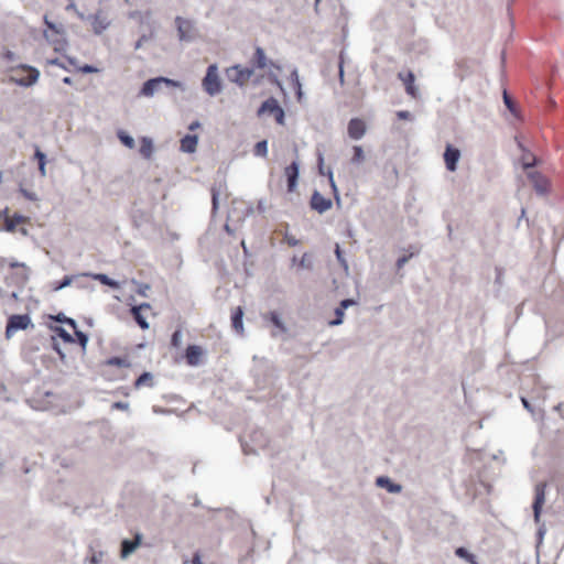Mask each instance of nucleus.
I'll return each instance as SVG.
<instances>
[{"mask_svg": "<svg viewBox=\"0 0 564 564\" xmlns=\"http://www.w3.org/2000/svg\"><path fill=\"white\" fill-rule=\"evenodd\" d=\"M296 93L297 101L301 102L304 98V93L302 90V85L294 88Z\"/></svg>", "mask_w": 564, "mask_h": 564, "instance_id": "nucleus-56", "label": "nucleus"}, {"mask_svg": "<svg viewBox=\"0 0 564 564\" xmlns=\"http://www.w3.org/2000/svg\"><path fill=\"white\" fill-rule=\"evenodd\" d=\"M203 87L208 94H212V65L206 69V75L203 79Z\"/></svg>", "mask_w": 564, "mask_h": 564, "instance_id": "nucleus-36", "label": "nucleus"}, {"mask_svg": "<svg viewBox=\"0 0 564 564\" xmlns=\"http://www.w3.org/2000/svg\"><path fill=\"white\" fill-rule=\"evenodd\" d=\"M149 37L147 35H142L135 43V50H139Z\"/></svg>", "mask_w": 564, "mask_h": 564, "instance_id": "nucleus-60", "label": "nucleus"}, {"mask_svg": "<svg viewBox=\"0 0 564 564\" xmlns=\"http://www.w3.org/2000/svg\"><path fill=\"white\" fill-rule=\"evenodd\" d=\"M327 177H328L332 191H333V193L335 195V198L339 199L338 189H337L336 183L334 181V174H333V170L332 169H327Z\"/></svg>", "mask_w": 564, "mask_h": 564, "instance_id": "nucleus-42", "label": "nucleus"}, {"mask_svg": "<svg viewBox=\"0 0 564 564\" xmlns=\"http://www.w3.org/2000/svg\"><path fill=\"white\" fill-rule=\"evenodd\" d=\"M77 70L80 72V73H84V74H91V73H98L99 69L93 65H84V66H79L77 67Z\"/></svg>", "mask_w": 564, "mask_h": 564, "instance_id": "nucleus-47", "label": "nucleus"}, {"mask_svg": "<svg viewBox=\"0 0 564 564\" xmlns=\"http://www.w3.org/2000/svg\"><path fill=\"white\" fill-rule=\"evenodd\" d=\"M112 408L117 409V410H121V411H127L129 409V404L126 402L119 401V402H115L112 404Z\"/></svg>", "mask_w": 564, "mask_h": 564, "instance_id": "nucleus-53", "label": "nucleus"}, {"mask_svg": "<svg viewBox=\"0 0 564 564\" xmlns=\"http://www.w3.org/2000/svg\"><path fill=\"white\" fill-rule=\"evenodd\" d=\"M0 218L3 219V229L8 232H14L19 225H23L28 223V217L22 216L20 214L10 215L9 208L6 207L2 212H0Z\"/></svg>", "mask_w": 564, "mask_h": 564, "instance_id": "nucleus-6", "label": "nucleus"}, {"mask_svg": "<svg viewBox=\"0 0 564 564\" xmlns=\"http://www.w3.org/2000/svg\"><path fill=\"white\" fill-rule=\"evenodd\" d=\"M335 254H336V258H337L338 262L340 263V265L347 271L348 263H347L346 259L344 258L340 246L338 243H336Z\"/></svg>", "mask_w": 564, "mask_h": 564, "instance_id": "nucleus-41", "label": "nucleus"}, {"mask_svg": "<svg viewBox=\"0 0 564 564\" xmlns=\"http://www.w3.org/2000/svg\"><path fill=\"white\" fill-rule=\"evenodd\" d=\"M519 149L522 151L521 162L523 169H530L538 165L539 161L519 140L517 141Z\"/></svg>", "mask_w": 564, "mask_h": 564, "instance_id": "nucleus-17", "label": "nucleus"}, {"mask_svg": "<svg viewBox=\"0 0 564 564\" xmlns=\"http://www.w3.org/2000/svg\"><path fill=\"white\" fill-rule=\"evenodd\" d=\"M311 207L317 213L323 214L332 207V200L324 197L318 191H315L311 198Z\"/></svg>", "mask_w": 564, "mask_h": 564, "instance_id": "nucleus-13", "label": "nucleus"}, {"mask_svg": "<svg viewBox=\"0 0 564 564\" xmlns=\"http://www.w3.org/2000/svg\"><path fill=\"white\" fill-rule=\"evenodd\" d=\"M91 25H93V29L96 33H101L104 30L107 29V26L109 25V22L106 21V19L99 14H96L94 18H93V22H91Z\"/></svg>", "mask_w": 564, "mask_h": 564, "instance_id": "nucleus-27", "label": "nucleus"}, {"mask_svg": "<svg viewBox=\"0 0 564 564\" xmlns=\"http://www.w3.org/2000/svg\"><path fill=\"white\" fill-rule=\"evenodd\" d=\"M13 80L21 86H31L39 79L40 72L29 65H20L13 70Z\"/></svg>", "mask_w": 564, "mask_h": 564, "instance_id": "nucleus-2", "label": "nucleus"}, {"mask_svg": "<svg viewBox=\"0 0 564 564\" xmlns=\"http://www.w3.org/2000/svg\"><path fill=\"white\" fill-rule=\"evenodd\" d=\"M299 267L301 269L311 270L313 268V262L307 253H304L302 258L299 260Z\"/></svg>", "mask_w": 564, "mask_h": 564, "instance_id": "nucleus-40", "label": "nucleus"}, {"mask_svg": "<svg viewBox=\"0 0 564 564\" xmlns=\"http://www.w3.org/2000/svg\"><path fill=\"white\" fill-rule=\"evenodd\" d=\"M288 243H289L290 246H292V247H295V246H297L299 240H297L296 238H294V237H289V238H288Z\"/></svg>", "mask_w": 564, "mask_h": 564, "instance_id": "nucleus-63", "label": "nucleus"}, {"mask_svg": "<svg viewBox=\"0 0 564 564\" xmlns=\"http://www.w3.org/2000/svg\"><path fill=\"white\" fill-rule=\"evenodd\" d=\"M175 23L177 26L178 39L181 41L189 42L197 36V30L192 21L177 17Z\"/></svg>", "mask_w": 564, "mask_h": 564, "instance_id": "nucleus-7", "label": "nucleus"}, {"mask_svg": "<svg viewBox=\"0 0 564 564\" xmlns=\"http://www.w3.org/2000/svg\"><path fill=\"white\" fill-rule=\"evenodd\" d=\"M269 319L279 329L280 333L286 332V326L278 312H270Z\"/></svg>", "mask_w": 564, "mask_h": 564, "instance_id": "nucleus-28", "label": "nucleus"}, {"mask_svg": "<svg viewBox=\"0 0 564 564\" xmlns=\"http://www.w3.org/2000/svg\"><path fill=\"white\" fill-rule=\"evenodd\" d=\"M182 337H183L182 330H180V329L175 330L171 338V345L175 348H181L182 344H183Z\"/></svg>", "mask_w": 564, "mask_h": 564, "instance_id": "nucleus-39", "label": "nucleus"}, {"mask_svg": "<svg viewBox=\"0 0 564 564\" xmlns=\"http://www.w3.org/2000/svg\"><path fill=\"white\" fill-rule=\"evenodd\" d=\"M9 267L10 268H21L23 270V276H22V280L23 281H26L28 280V274H26V267L25 264L23 263H19L17 261H12L9 263Z\"/></svg>", "mask_w": 564, "mask_h": 564, "instance_id": "nucleus-48", "label": "nucleus"}, {"mask_svg": "<svg viewBox=\"0 0 564 564\" xmlns=\"http://www.w3.org/2000/svg\"><path fill=\"white\" fill-rule=\"evenodd\" d=\"M545 488L546 485L544 482H539L535 486V497L532 506L535 523L540 522L542 507L545 502Z\"/></svg>", "mask_w": 564, "mask_h": 564, "instance_id": "nucleus-10", "label": "nucleus"}, {"mask_svg": "<svg viewBox=\"0 0 564 564\" xmlns=\"http://www.w3.org/2000/svg\"><path fill=\"white\" fill-rule=\"evenodd\" d=\"M21 192H22V194H23L26 198H29V199H31V200H33V199H35V198H36L34 194H31V193L26 192L25 189H21Z\"/></svg>", "mask_w": 564, "mask_h": 564, "instance_id": "nucleus-64", "label": "nucleus"}, {"mask_svg": "<svg viewBox=\"0 0 564 564\" xmlns=\"http://www.w3.org/2000/svg\"><path fill=\"white\" fill-rule=\"evenodd\" d=\"M54 332L65 343H69V344L74 343V338L72 337V335L67 330H65L63 327L57 326L54 328Z\"/></svg>", "mask_w": 564, "mask_h": 564, "instance_id": "nucleus-34", "label": "nucleus"}, {"mask_svg": "<svg viewBox=\"0 0 564 564\" xmlns=\"http://www.w3.org/2000/svg\"><path fill=\"white\" fill-rule=\"evenodd\" d=\"M354 150V156L351 159V162L352 163H361L364 160H365V153H364V150L360 145H355L352 148Z\"/></svg>", "mask_w": 564, "mask_h": 564, "instance_id": "nucleus-37", "label": "nucleus"}, {"mask_svg": "<svg viewBox=\"0 0 564 564\" xmlns=\"http://www.w3.org/2000/svg\"><path fill=\"white\" fill-rule=\"evenodd\" d=\"M65 322L75 329V335L77 337L78 343L80 344L82 347H85L88 341V337L86 336V334L76 329V323L74 319L65 318Z\"/></svg>", "mask_w": 564, "mask_h": 564, "instance_id": "nucleus-30", "label": "nucleus"}, {"mask_svg": "<svg viewBox=\"0 0 564 564\" xmlns=\"http://www.w3.org/2000/svg\"><path fill=\"white\" fill-rule=\"evenodd\" d=\"M503 102H505L506 107L510 110V112L516 115V106L506 90L503 91Z\"/></svg>", "mask_w": 564, "mask_h": 564, "instance_id": "nucleus-45", "label": "nucleus"}, {"mask_svg": "<svg viewBox=\"0 0 564 564\" xmlns=\"http://www.w3.org/2000/svg\"><path fill=\"white\" fill-rule=\"evenodd\" d=\"M528 178L531 181L534 191L539 195H546L550 192V181L540 172L534 171L528 173Z\"/></svg>", "mask_w": 564, "mask_h": 564, "instance_id": "nucleus-9", "label": "nucleus"}, {"mask_svg": "<svg viewBox=\"0 0 564 564\" xmlns=\"http://www.w3.org/2000/svg\"><path fill=\"white\" fill-rule=\"evenodd\" d=\"M228 518L230 521H232L236 517L235 512L231 510H214V520H219L220 518Z\"/></svg>", "mask_w": 564, "mask_h": 564, "instance_id": "nucleus-38", "label": "nucleus"}, {"mask_svg": "<svg viewBox=\"0 0 564 564\" xmlns=\"http://www.w3.org/2000/svg\"><path fill=\"white\" fill-rule=\"evenodd\" d=\"M45 166H46V161H44V162H40V164H39V171H40V173H41V175H42V176H45V175H46V169H45Z\"/></svg>", "mask_w": 564, "mask_h": 564, "instance_id": "nucleus-61", "label": "nucleus"}, {"mask_svg": "<svg viewBox=\"0 0 564 564\" xmlns=\"http://www.w3.org/2000/svg\"><path fill=\"white\" fill-rule=\"evenodd\" d=\"M267 154H268V141L262 140L256 144L254 155L264 158V156H267Z\"/></svg>", "mask_w": 564, "mask_h": 564, "instance_id": "nucleus-32", "label": "nucleus"}, {"mask_svg": "<svg viewBox=\"0 0 564 564\" xmlns=\"http://www.w3.org/2000/svg\"><path fill=\"white\" fill-rule=\"evenodd\" d=\"M183 564H202L198 555H195L192 560L185 561Z\"/></svg>", "mask_w": 564, "mask_h": 564, "instance_id": "nucleus-62", "label": "nucleus"}, {"mask_svg": "<svg viewBox=\"0 0 564 564\" xmlns=\"http://www.w3.org/2000/svg\"><path fill=\"white\" fill-rule=\"evenodd\" d=\"M296 93L297 101L301 102L304 98V93L302 90V85L294 88Z\"/></svg>", "mask_w": 564, "mask_h": 564, "instance_id": "nucleus-57", "label": "nucleus"}, {"mask_svg": "<svg viewBox=\"0 0 564 564\" xmlns=\"http://www.w3.org/2000/svg\"><path fill=\"white\" fill-rule=\"evenodd\" d=\"M317 167H318V173L321 175L327 176V170H325V166H324V154L321 151L317 152Z\"/></svg>", "mask_w": 564, "mask_h": 564, "instance_id": "nucleus-43", "label": "nucleus"}, {"mask_svg": "<svg viewBox=\"0 0 564 564\" xmlns=\"http://www.w3.org/2000/svg\"><path fill=\"white\" fill-rule=\"evenodd\" d=\"M290 80H291V84H292L293 88L302 85V83L300 80L297 68L294 67L292 69V72L290 74Z\"/></svg>", "mask_w": 564, "mask_h": 564, "instance_id": "nucleus-44", "label": "nucleus"}, {"mask_svg": "<svg viewBox=\"0 0 564 564\" xmlns=\"http://www.w3.org/2000/svg\"><path fill=\"white\" fill-rule=\"evenodd\" d=\"M356 304V301L352 300V299H346V300H343L340 303H339V307L343 308L344 311L347 310L349 306H352Z\"/></svg>", "mask_w": 564, "mask_h": 564, "instance_id": "nucleus-50", "label": "nucleus"}, {"mask_svg": "<svg viewBox=\"0 0 564 564\" xmlns=\"http://www.w3.org/2000/svg\"><path fill=\"white\" fill-rule=\"evenodd\" d=\"M254 63L258 68L262 69L267 66V56L262 47L258 46L254 53Z\"/></svg>", "mask_w": 564, "mask_h": 564, "instance_id": "nucleus-31", "label": "nucleus"}, {"mask_svg": "<svg viewBox=\"0 0 564 564\" xmlns=\"http://www.w3.org/2000/svg\"><path fill=\"white\" fill-rule=\"evenodd\" d=\"M118 138L120 139V141L129 149H133L135 147V142L133 140L132 137H130L129 134L124 133L123 131L119 132L118 133Z\"/></svg>", "mask_w": 564, "mask_h": 564, "instance_id": "nucleus-35", "label": "nucleus"}, {"mask_svg": "<svg viewBox=\"0 0 564 564\" xmlns=\"http://www.w3.org/2000/svg\"><path fill=\"white\" fill-rule=\"evenodd\" d=\"M412 257V254H410L409 257L408 256H403L401 258H399L397 260V268L398 269H401L408 261L409 259Z\"/></svg>", "mask_w": 564, "mask_h": 564, "instance_id": "nucleus-54", "label": "nucleus"}, {"mask_svg": "<svg viewBox=\"0 0 564 564\" xmlns=\"http://www.w3.org/2000/svg\"><path fill=\"white\" fill-rule=\"evenodd\" d=\"M284 173L288 178V191L293 192L297 186V178L300 174L299 162L293 161L289 166L285 167Z\"/></svg>", "mask_w": 564, "mask_h": 564, "instance_id": "nucleus-15", "label": "nucleus"}, {"mask_svg": "<svg viewBox=\"0 0 564 564\" xmlns=\"http://www.w3.org/2000/svg\"><path fill=\"white\" fill-rule=\"evenodd\" d=\"M197 137L187 134L181 140V150L183 152L193 153L196 150Z\"/></svg>", "mask_w": 564, "mask_h": 564, "instance_id": "nucleus-22", "label": "nucleus"}, {"mask_svg": "<svg viewBox=\"0 0 564 564\" xmlns=\"http://www.w3.org/2000/svg\"><path fill=\"white\" fill-rule=\"evenodd\" d=\"M223 89L221 80L216 74V66L214 65V95L220 93Z\"/></svg>", "mask_w": 564, "mask_h": 564, "instance_id": "nucleus-46", "label": "nucleus"}, {"mask_svg": "<svg viewBox=\"0 0 564 564\" xmlns=\"http://www.w3.org/2000/svg\"><path fill=\"white\" fill-rule=\"evenodd\" d=\"M203 357V349L197 345H189L185 350V359L189 366H197Z\"/></svg>", "mask_w": 564, "mask_h": 564, "instance_id": "nucleus-16", "label": "nucleus"}, {"mask_svg": "<svg viewBox=\"0 0 564 564\" xmlns=\"http://www.w3.org/2000/svg\"><path fill=\"white\" fill-rule=\"evenodd\" d=\"M376 485L380 488L387 489L390 494H399L402 491V486L392 482L388 476H380L376 479Z\"/></svg>", "mask_w": 564, "mask_h": 564, "instance_id": "nucleus-18", "label": "nucleus"}, {"mask_svg": "<svg viewBox=\"0 0 564 564\" xmlns=\"http://www.w3.org/2000/svg\"><path fill=\"white\" fill-rule=\"evenodd\" d=\"M243 311L240 306H238L231 316V325L236 333L242 335L243 334Z\"/></svg>", "mask_w": 564, "mask_h": 564, "instance_id": "nucleus-20", "label": "nucleus"}, {"mask_svg": "<svg viewBox=\"0 0 564 564\" xmlns=\"http://www.w3.org/2000/svg\"><path fill=\"white\" fill-rule=\"evenodd\" d=\"M226 74L231 83H235L241 87L251 78L253 69L248 67H241L240 65H235L228 68L226 70Z\"/></svg>", "mask_w": 564, "mask_h": 564, "instance_id": "nucleus-5", "label": "nucleus"}, {"mask_svg": "<svg viewBox=\"0 0 564 564\" xmlns=\"http://www.w3.org/2000/svg\"><path fill=\"white\" fill-rule=\"evenodd\" d=\"M399 77L403 80L406 93L414 98L417 97L419 90L414 85V74L412 72H409L405 75L400 73Z\"/></svg>", "mask_w": 564, "mask_h": 564, "instance_id": "nucleus-19", "label": "nucleus"}, {"mask_svg": "<svg viewBox=\"0 0 564 564\" xmlns=\"http://www.w3.org/2000/svg\"><path fill=\"white\" fill-rule=\"evenodd\" d=\"M521 402L524 406L525 410H528L529 412L533 413V408L531 406L530 402L528 401L527 398L522 397L521 398Z\"/></svg>", "mask_w": 564, "mask_h": 564, "instance_id": "nucleus-59", "label": "nucleus"}, {"mask_svg": "<svg viewBox=\"0 0 564 564\" xmlns=\"http://www.w3.org/2000/svg\"><path fill=\"white\" fill-rule=\"evenodd\" d=\"M34 158L37 160L39 163L46 161L45 154L42 151H40L39 149H36L35 153H34Z\"/></svg>", "mask_w": 564, "mask_h": 564, "instance_id": "nucleus-55", "label": "nucleus"}, {"mask_svg": "<svg viewBox=\"0 0 564 564\" xmlns=\"http://www.w3.org/2000/svg\"><path fill=\"white\" fill-rule=\"evenodd\" d=\"M455 554L470 564H478L476 556L465 547H457Z\"/></svg>", "mask_w": 564, "mask_h": 564, "instance_id": "nucleus-29", "label": "nucleus"}, {"mask_svg": "<svg viewBox=\"0 0 564 564\" xmlns=\"http://www.w3.org/2000/svg\"><path fill=\"white\" fill-rule=\"evenodd\" d=\"M30 326H32V322L28 314L12 315L8 319V324L6 327V336L10 338L18 330H24Z\"/></svg>", "mask_w": 564, "mask_h": 564, "instance_id": "nucleus-4", "label": "nucleus"}, {"mask_svg": "<svg viewBox=\"0 0 564 564\" xmlns=\"http://www.w3.org/2000/svg\"><path fill=\"white\" fill-rule=\"evenodd\" d=\"M335 316H336L335 319L328 322L329 326L341 325L344 322L345 311L343 308H340L339 306H337L335 308Z\"/></svg>", "mask_w": 564, "mask_h": 564, "instance_id": "nucleus-33", "label": "nucleus"}, {"mask_svg": "<svg viewBox=\"0 0 564 564\" xmlns=\"http://www.w3.org/2000/svg\"><path fill=\"white\" fill-rule=\"evenodd\" d=\"M46 30L44 31V37L54 46L55 52H62L65 50L67 42L64 39V28L62 25H56L44 19Z\"/></svg>", "mask_w": 564, "mask_h": 564, "instance_id": "nucleus-1", "label": "nucleus"}, {"mask_svg": "<svg viewBox=\"0 0 564 564\" xmlns=\"http://www.w3.org/2000/svg\"><path fill=\"white\" fill-rule=\"evenodd\" d=\"M460 158V151L452 145H447L444 153V161L446 169L451 172H455L457 163Z\"/></svg>", "mask_w": 564, "mask_h": 564, "instance_id": "nucleus-14", "label": "nucleus"}, {"mask_svg": "<svg viewBox=\"0 0 564 564\" xmlns=\"http://www.w3.org/2000/svg\"><path fill=\"white\" fill-rule=\"evenodd\" d=\"M87 276L93 278L96 281H99L101 284L110 286L112 289H119V283L115 280L110 279L108 275L104 273H94V274H86Z\"/></svg>", "mask_w": 564, "mask_h": 564, "instance_id": "nucleus-24", "label": "nucleus"}, {"mask_svg": "<svg viewBox=\"0 0 564 564\" xmlns=\"http://www.w3.org/2000/svg\"><path fill=\"white\" fill-rule=\"evenodd\" d=\"M140 154L145 158L150 159L153 152V143L151 139L149 138H142L141 139V145H140Z\"/></svg>", "mask_w": 564, "mask_h": 564, "instance_id": "nucleus-26", "label": "nucleus"}, {"mask_svg": "<svg viewBox=\"0 0 564 564\" xmlns=\"http://www.w3.org/2000/svg\"><path fill=\"white\" fill-rule=\"evenodd\" d=\"M107 366H113L119 368H130L132 366L130 359L124 357H111L105 361Z\"/></svg>", "mask_w": 564, "mask_h": 564, "instance_id": "nucleus-23", "label": "nucleus"}, {"mask_svg": "<svg viewBox=\"0 0 564 564\" xmlns=\"http://www.w3.org/2000/svg\"><path fill=\"white\" fill-rule=\"evenodd\" d=\"M397 117L402 120H412V115L410 111L400 110L397 112Z\"/></svg>", "mask_w": 564, "mask_h": 564, "instance_id": "nucleus-51", "label": "nucleus"}, {"mask_svg": "<svg viewBox=\"0 0 564 564\" xmlns=\"http://www.w3.org/2000/svg\"><path fill=\"white\" fill-rule=\"evenodd\" d=\"M153 387V376L150 372H143L135 381L134 388Z\"/></svg>", "mask_w": 564, "mask_h": 564, "instance_id": "nucleus-25", "label": "nucleus"}, {"mask_svg": "<svg viewBox=\"0 0 564 564\" xmlns=\"http://www.w3.org/2000/svg\"><path fill=\"white\" fill-rule=\"evenodd\" d=\"M162 83L174 87L180 86V83L165 77L152 78L144 83L142 87V94L144 96H152Z\"/></svg>", "mask_w": 564, "mask_h": 564, "instance_id": "nucleus-11", "label": "nucleus"}, {"mask_svg": "<svg viewBox=\"0 0 564 564\" xmlns=\"http://www.w3.org/2000/svg\"><path fill=\"white\" fill-rule=\"evenodd\" d=\"M265 113L273 115L276 123L281 126L284 124V110L282 109V107L279 105V101L274 97H270L267 100H264L260 108L258 109V116H263Z\"/></svg>", "mask_w": 564, "mask_h": 564, "instance_id": "nucleus-3", "label": "nucleus"}, {"mask_svg": "<svg viewBox=\"0 0 564 564\" xmlns=\"http://www.w3.org/2000/svg\"><path fill=\"white\" fill-rule=\"evenodd\" d=\"M141 538L139 535L134 540H123L121 543V555L126 557L131 554L139 546Z\"/></svg>", "mask_w": 564, "mask_h": 564, "instance_id": "nucleus-21", "label": "nucleus"}, {"mask_svg": "<svg viewBox=\"0 0 564 564\" xmlns=\"http://www.w3.org/2000/svg\"><path fill=\"white\" fill-rule=\"evenodd\" d=\"M339 82L343 85L344 84V58H343V52L340 53V61H339Z\"/></svg>", "mask_w": 564, "mask_h": 564, "instance_id": "nucleus-52", "label": "nucleus"}, {"mask_svg": "<svg viewBox=\"0 0 564 564\" xmlns=\"http://www.w3.org/2000/svg\"><path fill=\"white\" fill-rule=\"evenodd\" d=\"M348 135L352 140H360L366 133V123L359 118H352L348 122Z\"/></svg>", "mask_w": 564, "mask_h": 564, "instance_id": "nucleus-12", "label": "nucleus"}, {"mask_svg": "<svg viewBox=\"0 0 564 564\" xmlns=\"http://www.w3.org/2000/svg\"><path fill=\"white\" fill-rule=\"evenodd\" d=\"M46 64H50V65H56V66H59V67H62V68H64V69H67V67H66L62 62H59V59H58V58L48 59V61L46 62Z\"/></svg>", "mask_w": 564, "mask_h": 564, "instance_id": "nucleus-58", "label": "nucleus"}, {"mask_svg": "<svg viewBox=\"0 0 564 564\" xmlns=\"http://www.w3.org/2000/svg\"><path fill=\"white\" fill-rule=\"evenodd\" d=\"M151 311V306L148 303H142L137 306H132L130 310L131 315L133 316V319L135 323L142 328L143 330L149 329L150 325L148 323V316L147 313Z\"/></svg>", "mask_w": 564, "mask_h": 564, "instance_id": "nucleus-8", "label": "nucleus"}, {"mask_svg": "<svg viewBox=\"0 0 564 564\" xmlns=\"http://www.w3.org/2000/svg\"><path fill=\"white\" fill-rule=\"evenodd\" d=\"M72 283V278L66 275L61 283L54 286L55 291H58L65 286H68Z\"/></svg>", "mask_w": 564, "mask_h": 564, "instance_id": "nucleus-49", "label": "nucleus"}]
</instances>
